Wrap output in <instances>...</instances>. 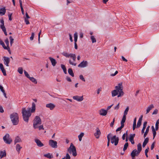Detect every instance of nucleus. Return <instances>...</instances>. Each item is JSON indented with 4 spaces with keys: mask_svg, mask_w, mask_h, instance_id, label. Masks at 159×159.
I'll return each mask as SVG.
<instances>
[{
    "mask_svg": "<svg viewBox=\"0 0 159 159\" xmlns=\"http://www.w3.org/2000/svg\"><path fill=\"white\" fill-rule=\"evenodd\" d=\"M115 88L116 89H118L119 90L120 89H123V87L122 85V83L121 82L119 83L118 84V86H115Z\"/></svg>",
    "mask_w": 159,
    "mask_h": 159,
    "instance_id": "5701e85b",
    "label": "nucleus"
},
{
    "mask_svg": "<svg viewBox=\"0 0 159 159\" xmlns=\"http://www.w3.org/2000/svg\"><path fill=\"white\" fill-rule=\"evenodd\" d=\"M159 124V119L157 121L155 124V128L157 130L158 129V124Z\"/></svg>",
    "mask_w": 159,
    "mask_h": 159,
    "instance_id": "c03bdc74",
    "label": "nucleus"
},
{
    "mask_svg": "<svg viewBox=\"0 0 159 159\" xmlns=\"http://www.w3.org/2000/svg\"><path fill=\"white\" fill-rule=\"evenodd\" d=\"M91 39L92 41V43H93L96 42V39L93 36H91Z\"/></svg>",
    "mask_w": 159,
    "mask_h": 159,
    "instance_id": "de8ad7c7",
    "label": "nucleus"
},
{
    "mask_svg": "<svg viewBox=\"0 0 159 159\" xmlns=\"http://www.w3.org/2000/svg\"><path fill=\"white\" fill-rule=\"evenodd\" d=\"M3 60L4 63L7 66H9V64L10 63V59L9 57L4 56L3 57Z\"/></svg>",
    "mask_w": 159,
    "mask_h": 159,
    "instance_id": "9b49d317",
    "label": "nucleus"
},
{
    "mask_svg": "<svg viewBox=\"0 0 159 159\" xmlns=\"http://www.w3.org/2000/svg\"><path fill=\"white\" fill-rule=\"evenodd\" d=\"M112 136V134L111 133H110L108 134L107 136V146L108 147L110 145V136Z\"/></svg>",
    "mask_w": 159,
    "mask_h": 159,
    "instance_id": "c85d7f7f",
    "label": "nucleus"
},
{
    "mask_svg": "<svg viewBox=\"0 0 159 159\" xmlns=\"http://www.w3.org/2000/svg\"><path fill=\"white\" fill-rule=\"evenodd\" d=\"M61 67L62 69L63 70L64 73L65 74H67V70L65 66L64 65L61 64Z\"/></svg>",
    "mask_w": 159,
    "mask_h": 159,
    "instance_id": "f704fd0d",
    "label": "nucleus"
},
{
    "mask_svg": "<svg viewBox=\"0 0 159 159\" xmlns=\"http://www.w3.org/2000/svg\"><path fill=\"white\" fill-rule=\"evenodd\" d=\"M129 107L128 106L125 109L124 111L123 115H125V116H126V115H127V114L128 113V112L129 111Z\"/></svg>",
    "mask_w": 159,
    "mask_h": 159,
    "instance_id": "a18cd8bd",
    "label": "nucleus"
},
{
    "mask_svg": "<svg viewBox=\"0 0 159 159\" xmlns=\"http://www.w3.org/2000/svg\"><path fill=\"white\" fill-rule=\"evenodd\" d=\"M33 125L34 127L35 125H37V124H40L41 123V120L39 116H36L35 117Z\"/></svg>",
    "mask_w": 159,
    "mask_h": 159,
    "instance_id": "1a4fd4ad",
    "label": "nucleus"
},
{
    "mask_svg": "<svg viewBox=\"0 0 159 159\" xmlns=\"http://www.w3.org/2000/svg\"><path fill=\"white\" fill-rule=\"evenodd\" d=\"M48 58L50 60L52 66H55L56 64L57 63V62L56 60L55 59L51 57H49Z\"/></svg>",
    "mask_w": 159,
    "mask_h": 159,
    "instance_id": "aec40b11",
    "label": "nucleus"
},
{
    "mask_svg": "<svg viewBox=\"0 0 159 159\" xmlns=\"http://www.w3.org/2000/svg\"><path fill=\"white\" fill-rule=\"evenodd\" d=\"M26 110L25 108H23L22 113L23 120L25 122L28 123V122L29 118L30 116H29L28 115L26 114Z\"/></svg>",
    "mask_w": 159,
    "mask_h": 159,
    "instance_id": "7ed1b4c3",
    "label": "nucleus"
},
{
    "mask_svg": "<svg viewBox=\"0 0 159 159\" xmlns=\"http://www.w3.org/2000/svg\"><path fill=\"white\" fill-rule=\"evenodd\" d=\"M71 53L68 54L66 52H64L61 53V54L64 56H65L66 57H69L70 56Z\"/></svg>",
    "mask_w": 159,
    "mask_h": 159,
    "instance_id": "58836bf2",
    "label": "nucleus"
},
{
    "mask_svg": "<svg viewBox=\"0 0 159 159\" xmlns=\"http://www.w3.org/2000/svg\"><path fill=\"white\" fill-rule=\"evenodd\" d=\"M123 89L119 90V92H118L119 94L117 96L118 98L120 97L123 96L124 94V92L123 91Z\"/></svg>",
    "mask_w": 159,
    "mask_h": 159,
    "instance_id": "7c9ffc66",
    "label": "nucleus"
},
{
    "mask_svg": "<svg viewBox=\"0 0 159 159\" xmlns=\"http://www.w3.org/2000/svg\"><path fill=\"white\" fill-rule=\"evenodd\" d=\"M147 124V121H145L143 123V128L141 130V133L142 134H143L144 133V131L146 128Z\"/></svg>",
    "mask_w": 159,
    "mask_h": 159,
    "instance_id": "a878e982",
    "label": "nucleus"
},
{
    "mask_svg": "<svg viewBox=\"0 0 159 159\" xmlns=\"http://www.w3.org/2000/svg\"><path fill=\"white\" fill-rule=\"evenodd\" d=\"M5 42L7 45V46L6 47H9V40L8 38H7L5 39Z\"/></svg>",
    "mask_w": 159,
    "mask_h": 159,
    "instance_id": "5fc2aeb1",
    "label": "nucleus"
},
{
    "mask_svg": "<svg viewBox=\"0 0 159 159\" xmlns=\"http://www.w3.org/2000/svg\"><path fill=\"white\" fill-rule=\"evenodd\" d=\"M46 107L49 108L51 110H53L55 107V105L53 103H49L46 105Z\"/></svg>",
    "mask_w": 159,
    "mask_h": 159,
    "instance_id": "6ab92c4d",
    "label": "nucleus"
},
{
    "mask_svg": "<svg viewBox=\"0 0 159 159\" xmlns=\"http://www.w3.org/2000/svg\"><path fill=\"white\" fill-rule=\"evenodd\" d=\"M32 109L30 108H29L28 110L26 111V114L28 115L29 116H31V113H34L35 112L36 109V105L34 102L32 103Z\"/></svg>",
    "mask_w": 159,
    "mask_h": 159,
    "instance_id": "20e7f679",
    "label": "nucleus"
},
{
    "mask_svg": "<svg viewBox=\"0 0 159 159\" xmlns=\"http://www.w3.org/2000/svg\"><path fill=\"white\" fill-rule=\"evenodd\" d=\"M110 139H111V143L113 144L114 143V145L115 146H116L119 142V138L118 137H116V136L115 135L113 136L112 137L111 136H110Z\"/></svg>",
    "mask_w": 159,
    "mask_h": 159,
    "instance_id": "423d86ee",
    "label": "nucleus"
},
{
    "mask_svg": "<svg viewBox=\"0 0 159 159\" xmlns=\"http://www.w3.org/2000/svg\"><path fill=\"white\" fill-rule=\"evenodd\" d=\"M24 73L25 76L26 77L28 78L29 79V78L30 77L28 72L27 71H26L25 70H24Z\"/></svg>",
    "mask_w": 159,
    "mask_h": 159,
    "instance_id": "864d4df0",
    "label": "nucleus"
},
{
    "mask_svg": "<svg viewBox=\"0 0 159 159\" xmlns=\"http://www.w3.org/2000/svg\"><path fill=\"white\" fill-rule=\"evenodd\" d=\"M70 157L68 153H66V159H70Z\"/></svg>",
    "mask_w": 159,
    "mask_h": 159,
    "instance_id": "774afa93",
    "label": "nucleus"
},
{
    "mask_svg": "<svg viewBox=\"0 0 159 159\" xmlns=\"http://www.w3.org/2000/svg\"><path fill=\"white\" fill-rule=\"evenodd\" d=\"M29 79L32 82L34 83V84H37V80L33 77H30V78H29Z\"/></svg>",
    "mask_w": 159,
    "mask_h": 159,
    "instance_id": "e433bc0d",
    "label": "nucleus"
},
{
    "mask_svg": "<svg viewBox=\"0 0 159 159\" xmlns=\"http://www.w3.org/2000/svg\"><path fill=\"white\" fill-rule=\"evenodd\" d=\"M150 128V126L148 125L147 128L145 132L144 133V135H143V137L144 138H145L146 137V136L148 134V133L149 131V129Z\"/></svg>",
    "mask_w": 159,
    "mask_h": 159,
    "instance_id": "473e14b6",
    "label": "nucleus"
},
{
    "mask_svg": "<svg viewBox=\"0 0 159 159\" xmlns=\"http://www.w3.org/2000/svg\"><path fill=\"white\" fill-rule=\"evenodd\" d=\"M73 98L75 100L79 102H80L83 100L84 99L83 96L80 97L78 96H74L73 97Z\"/></svg>",
    "mask_w": 159,
    "mask_h": 159,
    "instance_id": "f3484780",
    "label": "nucleus"
},
{
    "mask_svg": "<svg viewBox=\"0 0 159 159\" xmlns=\"http://www.w3.org/2000/svg\"><path fill=\"white\" fill-rule=\"evenodd\" d=\"M34 36V32L32 33L31 36L30 37V40L32 41L33 40Z\"/></svg>",
    "mask_w": 159,
    "mask_h": 159,
    "instance_id": "bf43d9fd",
    "label": "nucleus"
},
{
    "mask_svg": "<svg viewBox=\"0 0 159 159\" xmlns=\"http://www.w3.org/2000/svg\"><path fill=\"white\" fill-rule=\"evenodd\" d=\"M44 156L49 159H52L53 158V156L52 155H51L50 153L44 154Z\"/></svg>",
    "mask_w": 159,
    "mask_h": 159,
    "instance_id": "4c0bfd02",
    "label": "nucleus"
},
{
    "mask_svg": "<svg viewBox=\"0 0 159 159\" xmlns=\"http://www.w3.org/2000/svg\"><path fill=\"white\" fill-rule=\"evenodd\" d=\"M6 156V153L5 150H4V152L1 151L0 152V157L1 158L5 157Z\"/></svg>",
    "mask_w": 159,
    "mask_h": 159,
    "instance_id": "bb28decb",
    "label": "nucleus"
},
{
    "mask_svg": "<svg viewBox=\"0 0 159 159\" xmlns=\"http://www.w3.org/2000/svg\"><path fill=\"white\" fill-rule=\"evenodd\" d=\"M6 12V9L5 7L0 9V15L3 16L5 14Z\"/></svg>",
    "mask_w": 159,
    "mask_h": 159,
    "instance_id": "4be33fe9",
    "label": "nucleus"
},
{
    "mask_svg": "<svg viewBox=\"0 0 159 159\" xmlns=\"http://www.w3.org/2000/svg\"><path fill=\"white\" fill-rule=\"evenodd\" d=\"M0 27L1 29H2L3 31H5L6 30V28L4 26V25H0Z\"/></svg>",
    "mask_w": 159,
    "mask_h": 159,
    "instance_id": "4d7b16f0",
    "label": "nucleus"
},
{
    "mask_svg": "<svg viewBox=\"0 0 159 159\" xmlns=\"http://www.w3.org/2000/svg\"><path fill=\"white\" fill-rule=\"evenodd\" d=\"M155 142H154L151 145V150H152L153 149L155 145Z\"/></svg>",
    "mask_w": 159,
    "mask_h": 159,
    "instance_id": "e2e57ef3",
    "label": "nucleus"
},
{
    "mask_svg": "<svg viewBox=\"0 0 159 159\" xmlns=\"http://www.w3.org/2000/svg\"><path fill=\"white\" fill-rule=\"evenodd\" d=\"M68 73L70 75L73 77H74V75L72 68H70L68 69Z\"/></svg>",
    "mask_w": 159,
    "mask_h": 159,
    "instance_id": "2f4dec72",
    "label": "nucleus"
},
{
    "mask_svg": "<svg viewBox=\"0 0 159 159\" xmlns=\"http://www.w3.org/2000/svg\"><path fill=\"white\" fill-rule=\"evenodd\" d=\"M34 141L36 143L37 146L39 147H41L44 146V144L42 143L40 140L38 139H34Z\"/></svg>",
    "mask_w": 159,
    "mask_h": 159,
    "instance_id": "ddd939ff",
    "label": "nucleus"
},
{
    "mask_svg": "<svg viewBox=\"0 0 159 159\" xmlns=\"http://www.w3.org/2000/svg\"><path fill=\"white\" fill-rule=\"evenodd\" d=\"M18 72L20 74H23V69L22 67H19L18 69Z\"/></svg>",
    "mask_w": 159,
    "mask_h": 159,
    "instance_id": "603ef678",
    "label": "nucleus"
},
{
    "mask_svg": "<svg viewBox=\"0 0 159 159\" xmlns=\"http://www.w3.org/2000/svg\"><path fill=\"white\" fill-rule=\"evenodd\" d=\"M9 39L10 40V44L11 46H12V43L14 42V39L12 38V37L11 36H10L9 37Z\"/></svg>",
    "mask_w": 159,
    "mask_h": 159,
    "instance_id": "3c124183",
    "label": "nucleus"
},
{
    "mask_svg": "<svg viewBox=\"0 0 159 159\" xmlns=\"http://www.w3.org/2000/svg\"><path fill=\"white\" fill-rule=\"evenodd\" d=\"M128 136V131H127L125 133L122 135V139L123 140H124L125 139V136H126V137H127V136Z\"/></svg>",
    "mask_w": 159,
    "mask_h": 159,
    "instance_id": "49530a36",
    "label": "nucleus"
},
{
    "mask_svg": "<svg viewBox=\"0 0 159 159\" xmlns=\"http://www.w3.org/2000/svg\"><path fill=\"white\" fill-rule=\"evenodd\" d=\"M107 113V110L104 109H101L99 110V114L100 115L105 116Z\"/></svg>",
    "mask_w": 159,
    "mask_h": 159,
    "instance_id": "dca6fc26",
    "label": "nucleus"
},
{
    "mask_svg": "<svg viewBox=\"0 0 159 159\" xmlns=\"http://www.w3.org/2000/svg\"><path fill=\"white\" fill-rule=\"evenodd\" d=\"M129 146V143L128 142H126L124 145L123 150L125 151L127 149Z\"/></svg>",
    "mask_w": 159,
    "mask_h": 159,
    "instance_id": "a19ab883",
    "label": "nucleus"
},
{
    "mask_svg": "<svg viewBox=\"0 0 159 159\" xmlns=\"http://www.w3.org/2000/svg\"><path fill=\"white\" fill-rule=\"evenodd\" d=\"M115 121V118H114V119L113 120V121L112 122H111L110 124V126L111 127H112L113 126V125H114V123Z\"/></svg>",
    "mask_w": 159,
    "mask_h": 159,
    "instance_id": "052dcab7",
    "label": "nucleus"
},
{
    "mask_svg": "<svg viewBox=\"0 0 159 159\" xmlns=\"http://www.w3.org/2000/svg\"><path fill=\"white\" fill-rule=\"evenodd\" d=\"M69 63L70 65H72L75 66L76 65V63L73 62L70 60H69Z\"/></svg>",
    "mask_w": 159,
    "mask_h": 159,
    "instance_id": "0e129e2a",
    "label": "nucleus"
},
{
    "mask_svg": "<svg viewBox=\"0 0 159 159\" xmlns=\"http://www.w3.org/2000/svg\"><path fill=\"white\" fill-rule=\"evenodd\" d=\"M0 69L4 76L7 75L6 71L5 69L3 64L2 63H0Z\"/></svg>",
    "mask_w": 159,
    "mask_h": 159,
    "instance_id": "a211bd4d",
    "label": "nucleus"
},
{
    "mask_svg": "<svg viewBox=\"0 0 159 159\" xmlns=\"http://www.w3.org/2000/svg\"><path fill=\"white\" fill-rule=\"evenodd\" d=\"M3 139L4 142L7 144H10L12 142V139L10 137V135L8 134H6L4 136Z\"/></svg>",
    "mask_w": 159,
    "mask_h": 159,
    "instance_id": "39448f33",
    "label": "nucleus"
},
{
    "mask_svg": "<svg viewBox=\"0 0 159 159\" xmlns=\"http://www.w3.org/2000/svg\"><path fill=\"white\" fill-rule=\"evenodd\" d=\"M124 126L121 125V126L119 127H118L117 129L116 130V132H117L119 131H120L121 129L124 127Z\"/></svg>",
    "mask_w": 159,
    "mask_h": 159,
    "instance_id": "8fccbe9b",
    "label": "nucleus"
},
{
    "mask_svg": "<svg viewBox=\"0 0 159 159\" xmlns=\"http://www.w3.org/2000/svg\"><path fill=\"white\" fill-rule=\"evenodd\" d=\"M70 55H70V57L72 58V59H73V61H75L76 58L75 55V54H73L72 53H71V54H70Z\"/></svg>",
    "mask_w": 159,
    "mask_h": 159,
    "instance_id": "37998d69",
    "label": "nucleus"
},
{
    "mask_svg": "<svg viewBox=\"0 0 159 159\" xmlns=\"http://www.w3.org/2000/svg\"><path fill=\"white\" fill-rule=\"evenodd\" d=\"M88 62L86 61H83L79 64L78 65V66L80 68H84L88 66Z\"/></svg>",
    "mask_w": 159,
    "mask_h": 159,
    "instance_id": "f8f14e48",
    "label": "nucleus"
},
{
    "mask_svg": "<svg viewBox=\"0 0 159 159\" xmlns=\"http://www.w3.org/2000/svg\"><path fill=\"white\" fill-rule=\"evenodd\" d=\"M156 130H153V131H152L153 134V139H154V138H155V137L156 135L157 132H156Z\"/></svg>",
    "mask_w": 159,
    "mask_h": 159,
    "instance_id": "680f3d73",
    "label": "nucleus"
},
{
    "mask_svg": "<svg viewBox=\"0 0 159 159\" xmlns=\"http://www.w3.org/2000/svg\"><path fill=\"white\" fill-rule=\"evenodd\" d=\"M110 139H111V143L113 144L114 143V145L115 146H116L119 142V138L118 137H116V136L115 135L113 136L112 137L111 136H110Z\"/></svg>",
    "mask_w": 159,
    "mask_h": 159,
    "instance_id": "0eeeda50",
    "label": "nucleus"
},
{
    "mask_svg": "<svg viewBox=\"0 0 159 159\" xmlns=\"http://www.w3.org/2000/svg\"><path fill=\"white\" fill-rule=\"evenodd\" d=\"M68 151L70 153L72 152V155L75 157L77 155L76 148L72 143H70V147L68 149Z\"/></svg>",
    "mask_w": 159,
    "mask_h": 159,
    "instance_id": "f03ea898",
    "label": "nucleus"
},
{
    "mask_svg": "<svg viewBox=\"0 0 159 159\" xmlns=\"http://www.w3.org/2000/svg\"><path fill=\"white\" fill-rule=\"evenodd\" d=\"M80 79L84 82H85V80L82 75H80L79 76Z\"/></svg>",
    "mask_w": 159,
    "mask_h": 159,
    "instance_id": "6e6d98bb",
    "label": "nucleus"
},
{
    "mask_svg": "<svg viewBox=\"0 0 159 159\" xmlns=\"http://www.w3.org/2000/svg\"><path fill=\"white\" fill-rule=\"evenodd\" d=\"M154 107L153 104H151L149 106L147 109L146 114L148 113Z\"/></svg>",
    "mask_w": 159,
    "mask_h": 159,
    "instance_id": "c756f323",
    "label": "nucleus"
},
{
    "mask_svg": "<svg viewBox=\"0 0 159 159\" xmlns=\"http://www.w3.org/2000/svg\"><path fill=\"white\" fill-rule=\"evenodd\" d=\"M84 133L81 132L80 134L78 135V138L80 141H81L82 140V137L84 136Z\"/></svg>",
    "mask_w": 159,
    "mask_h": 159,
    "instance_id": "79ce46f5",
    "label": "nucleus"
},
{
    "mask_svg": "<svg viewBox=\"0 0 159 159\" xmlns=\"http://www.w3.org/2000/svg\"><path fill=\"white\" fill-rule=\"evenodd\" d=\"M135 136V134H131L129 135V141L131 142L132 144H134V138Z\"/></svg>",
    "mask_w": 159,
    "mask_h": 159,
    "instance_id": "2eb2a0df",
    "label": "nucleus"
},
{
    "mask_svg": "<svg viewBox=\"0 0 159 159\" xmlns=\"http://www.w3.org/2000/svg\"><path fill=\"white\" fill-rule=\"evenodd\" d=\"M0 44L2 46L4 49L7 48L6 46L4 43L1 39H0Z\"/></svg>",
    "mask_w": 159,
    "mask_h": 159,
    "instance_id": "ea45409f",
    "label": "nucleus"
},
{
    "mask_svg": "<svg viewBox=\"0 0 159 159\" xmlns=\"http://www.w3.org/2000/svg\"><path fill=\"white\" fill-rule=\"evenodd\" d=\"M137 150L139 153L142 150V145L140 143H139L137 145Z\"/></svg>",
    "mask_w": 159,
    "mask_h": 159,
    "instance_id": "72a5a7b5",
    "label": "nucleus"
},
{
    "mask_svg": "<svg viewBox=\"0 0 159 159\" xmlns=\"http://www.w3.org/2000/svg\"><path fill=\"white\" fill-rule=\"evenodd\" d=\"M126 119V116L123 115L122 120L121 121V125L125 126V121Z\"/></svg>",
    "mask_w": 159,
    "mask_h": 159,
    "instance_id": "cd10ccee",
    "label": "nucleus"
},
{
    "mask_svg": "<svg viewBox=\"0 0 159 159\" xmlns=\"http://www.w3.org/2000/svg\"><path fill=\"white\" fill-rule=\"evenodd\" d=\"M96 132L94 134V135L96 138L98 139L99 138V136L100 135L101 133L98 127H97L96 128Z\"/></svg>",
    "mask_w": 159,
    "mask_h": 159,
    "instance_id": "4468645a",
    "label": "nucleus"
},
{
    "mask_svg": "<svg viewBox=\"0 0 159 159\" xmlns=\"http://www.w3.org/2000/svg\"><path fill=\"white\" fill-rule=\"evenodd\" d=\"M12 15V13H11V14L9 13L8 15L9 20L10 21H11L12 19V18L11 17Z\"/></svg>",
    "mask_w": 159,
    "mask_h": 159,
    "instance_id": "13d9d810",
    "label": "nucleus"
},
{
    "mask_svg": "<svg viewBox=\"0 0 159 159\" xmlns=\"http://www.w3.org/2000/svg\"><path fill=\"white\" fill-rule=\"evenodd\" d=\"M22 148V147H21L20 146V145L19 144H17L16 145V150L19 152V153H20V149Z\"/></svg>",
    "mask_w": 159,
    "mask_h": 159,
    "instance_id": "c9c22d12",
    "label": "nucleus"
},
{
    "mask_svg": "<svg viewBox=\"0 0 159 159\" xmlns=\"http://www.w3.org/2000/svg\"><path fill=\"white\" fill-rule=\"evenodd\" d=\"M22 142V140L18 136H16L14 140V144H15L17 143H20Z\"/></svg>",
    "mask_w": 159,
    "mask_h": 159,
    "instance_id": "393cba45",
    "label": "nucleus"
},
{
    "mask_svg": "<svg viewBox=\"0 0 159 159\" xmlns=\"http://www.w3.org/2000/svg\"><path fill=\"white\" fill-rule=\"evenodd\" d=\"M149 141V138L147 137L144 140V141H143V142L145 143H146L147 144L148 143Z\"/></svg>",
    "mask_w": 159,
    "mask_h": 159,
    "instance_id": "69168bd1",
    "label": "nucleus"
},
{
    "mask_svg": "<svg viewBox=\"0 0 159 159\" xmlns=\"http://www.w3.org/2000/svg\"><path fill=\"white\" fill-rule=\"evenodd\" d=\"M139 153L136 149H134L131 152L130 155L132 159H135V156H138Z\"/></svg>",
    "mask_w": 159,
    "mask_h": 159,
    "instance_id": "9d476101",
    "label": "nucleus"
},
{
    "mask_svg": "<svg viewBox=\"0 0 159 159\" xmlns=\"http://www.w3.org/2000/svg\"><path fill=\"white\" fill-rule=\"evenodd\" d=\"M118 92H119V90L118 89H116L113 90L111 92L112 93V97H114L118 95Z\"/></svg>",
    "mask_w": 159,
    "mask_h": 159,
    "instance_id": "b1692460",
    "label": "nucleus"
},
{
    "mask_svg": "<svg viewBox=\"0 0 159 159\" xmlns=\"http://www.w3.org/2000/svg\"><path fill=\"white\" fill-rule=\"evenodd\" d=\"M49 145L52 148H56L57 147V142L52 139L49 141Z\"/></svg>",
    "mask_w": 159,
    "mask_h": 159,
    "instance_id": "6e6552de",
    "label": "nucleus"
},
{
    "mask_svg": "<svg viewBox=\"0 0 159 159\" xmlns=\"http://www.w3.org/2000/svg\"><path fill=\"white\" fill-rule=\"evenodd\" d=\"M0 22L1 23V24L0 25H4V20L3 18L2 19H1L0 20Z\"/></svg>",
    "mask_w": 159,
    "mask_h": 159,
    "instance_id": "338daca9",
    "label": "nucleus"
},
{
    "mask_svg": "<svg viewBox=\"0 0 159 159\" xmlns=\"http://www.w3.org/2000/svg\"><path fill=\"white\" fill-rule=\"evenodd\" d=\"M149 148L148 147L147 148H146L145 150V156L147 157H148V152L149 151Z\"/></svg>",
    "mask_w": 159,
    "mask_h": 159,
    "instance_id": "09e8293b",
    "label": "nucleus"
},
{
    "mask_svg": "<svg viewBox=\"0 0 159 159\" xmlns=\"http://www.w3.org/2000/svg\"><path fill=\"white\" fill-rule=\"evenodd\" d=\"M10 118L13 125H18L19 122V117L17 113L14 112L11 114Z\"/></svg>",
    "mask_w": 159,
    "mask_h": 159,
    "instance_id": "f257e3e1",
    "label": "nucleus"
},
{
    "mask_svg": "<svg viewBox=\"0 0 159 159\" xmlns=\"http://www.w3.org/2000/svg\"><path fill=\"white\" fill-rule=\"evenodd\" d=\"M143 117V116L141 115L139 118L138 121L137 122V125L136 126L137 128H139L141 125Z\"/></svg>",
    "mask_w": 159,
    "mask_h": 159,
    "instance_id": "412c9836",
    "label": "nucleus"
}]
</instances>
